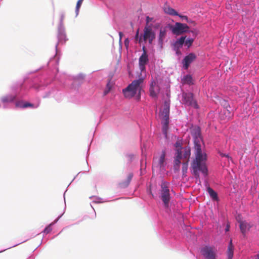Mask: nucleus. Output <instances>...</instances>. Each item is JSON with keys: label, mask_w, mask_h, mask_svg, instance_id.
<instances>
[{"label": "nucleus", "mask_w": 259, "mask_h": 259, "mask_svg": "<svg viewBox=\"0 0 259 259\" xmlns=\"http://www.w3.org/2000/svg\"><path fill=\"white\" fill-rule=\"evenodd\" d=\"M119 41H120L121 40V39H122V37L123 36V33L122 32H120L119 33Z\"/></svg>", "instance_id": "36"}, {"label": "nucleus", "mask_w": 259, "mask_h": 259, "mask_svg": "<svg viewBox=\"0 0 259 259\" xmlns=\"http://www.w3.org/2000/svg\"><path fill=\"white\" fill-rule=\"evenodd\" d=\"M201 253L206 259H215L216 250L212 247L206 246L203 247Z\"/></svg>", "instance_id": "9"}, {"label": "nucleus", "mask_w": 259, "mask_h": 259, "mask_svg": "<svg viewBox=\"0 0 259 259\" xmlns=\"http://www.w3.org/2000/svg\"><path fill=\"white\" fill-rule=\"evenodd\" d=\"M231 115V112L227 108H224L223 110L221 111L220 114L221 117L223 118L224 119H230Z\"/></svg>", "instance_id": "17"}, {"label": "nucleus", "mask_w": 259, "mask_h": 259, "mask_svg": "<svg viewBox=\"0 0 259 259\" xmlns=\"http://www.w3.org/2000/svg\"><path fill=\"white\" fill-rule=\"evenodd\" d=\"M186 39V36H182L179 39H177V40L174 44V47L178 49L181 48L183 45L185 43V40Z\"/></svg>", "instance_id": "21"}, {"label": "nucleus", "mask_w": 259, "mask_h": 259, "mask_svg": "<svg viewBox=\"0 0 259 259\" xmlns=\"http://www.w3.org/2000/svg\"><path fill=\"white\" fill-rule=\"evenodd\" d=\"M159 91V88L157 82L154 80L151 81L150 85L149 92L150 95L153 98H156Z\"/></svg>", "instance_id": "12"}, {"label": "nucleus", "mask_w": 259, "mask_h": 259, "mask_svg": "<svg viewBox=\"0 0 259 259\" xmlns=\"http://www.w3.org/2000/svg\"><path fill=\"white\" fill-rule=\"evenodd\" d=\"M16 98L15 96L14 95H8L5 97H3L2 99V100L3 102H11L13 101Z\"/></svg>", "instance_id": "23"}, {"label": "nucleus", "mask_w": 259, "mask_h": 259, "mask_svg": "<svg viewBox=\"0 0 259 259\" xmlns=\"http://www.w3.org/2000/svg\"><path fill=\"white\" fill-rule=\"evenodd\" d=\"M236 219L239 223V227L242 233L244 234L247 230H249V228H251V225L245 221H242L241 220L240 215H238L236 218Z\"/></svg>", "instance_id": "13"}, {"label": "nucleus", "mask_w": 259, "mask_h": 259, "mask_svg": "<svg viewBox=\"0 0 259 259\" xmlns=\"http://www.w3.org/2000/svg\"><path fill=\"white\" fill-rule=\"evenodd\" d=\"M129 41L127 38H126L124 41V44L125 46H127L128 45Z\"/></svg>", "instance_id": "38"}, {"label": "nucleus", "mask_w": 259, "mask_h": 259, "mask_svg": "<svg viewBox=\"0 0 259 259\" xmlns=\"http://www.w3.org/2000/svg\"><path fill=\"white\" fill-rule=\"evenodd\" d=\"M133 174L132 173L129 174L127 176V179L125 181L120 182L119 184L120 187L125 188V187H127L128 186V185L130 184V183L133 178Z\"/></svg>", "instance_id": "18"}, {"label": "nucleus", "mask_w": 259, "mask_h": 259, "mask_svg": "<svg viewBox=\"0 0 259 259\" xmlns=\"http://www.w3.org/2000/svg\"><path fill=\"white\" fill-rule=\"evenodd\" d=\"M112 88V85L109 81L106 84V89L104 91V95H106L110 91Z\"/></svg>", "instance_id": "25"}, {"label": "nucleus", "mask_w": 259, "mask_h": 259, "mask_svg": "<svg viewBox=\"0 0 259 259\" xmlns=\"http://www.w3.org/2000/svg\"><path fill=\"white\" fill-rule=\"evenodd\" d=\"M181 82L183 84H193V80L192 76L189 74L184 76L181 80Z\"/></svg>", "instance_id": "19"}, {"label": "nucleus", "mask_w": 259, "mask_h": 259, "mask_svg": "<svg viewBox=\"0 0 259 259\" xmlns=\"http://www.w3.org/2000/svg\"><path fill=\"white\" fill-rule=\"evenodd\" d=\"M64 15H62L61 16V21H62L64 19Z\"/></svg>", "instance_id": "40"}, {"label": "nucleus", "mask_w": 259, "mask_h": 259, "mask_svg": "<svg viewBox=\"0 0 259 259\" xmlns=\"http://www.w3.org/2000/svg\"><path fill=\"white\" fill-rule=\"evenodd\" d=\"M143 37L145 41H148L150 44H152L153 40L155 38V33L152 30L151 26L147 25L145 26Z\"/></svg>", "instance_id": "8"}, {"label": "nucleus", "mask_w": 259, "mask_h": 259, "mask_svg": "<svg viewBox=\"0 0 259 259\" xmlns=\"http://www.w3.org/2000/svg\"><path fill=\"white\" fill-rule=\"evenodd\" d=\"M254 259H259V254L256 255L255 257H254Z\"/></svg>", "instance_id": "41"}, {"label": "nucleus", "mask_w": 259, "mask_h": 259, "mask_svg": "<svg viewBox=\"0 0 259 259\" xmlns=\"http://www.w3.org/2000/svg\"><path fill=\"white\" fill-rule=\"evenodd\" d=\"M143 53L140 57L139 59V65L140 70L143 72L145 71V65L149 61L148 56L147 55L146 47L143 46L142 47Z\"/></svg>", "instance_id": "10"}, {"label": "nucleus", "mask_w": 259, "mask_h": 259, "mask_svg": "<svg viewBox=\"0 0 259 259\" xmlns=\"http://www.w3.org/2000/svg\"><path fill=\"white\" fill-rule=\"evenodd\" d=\"M152 20V18L149 17V16L146 17V25H148V23L151 22Z\"/></svg>", "instance_id": "33"}, {"label": "nucleus", "mask_w": 259, "mask_h": 259, "mask_svg": "<svg viewBox=\"0 0 259 259\" xmlns=\"http://www.w3.org/2000/svg\"><path fill=\"white\" fill-rule=\"evenodd\" d=\"M183 102L184 104L191 106L195 109L199 108L196 101L194 99V95L191 93H184L182 94Z\"/></svg>", "instance_id": "6"}, {"label": "nucleus", "mask_w": 259, "mask_h": 259, "mask_svg": "<svg viewBox=\"0 0 259 259\" xmlns=\"http://www.w3.org/2000/svg\"><path fill=\"white\" fill-rule=\"evenodd\" d=\"M220 155L222 156V157H226L227 158H230L229 155L228 154H223L222 153H220Z\"/></svg>", "instance_id": "35"}, {"label": "nucleus", "mask_w": 259, "mask_h": 259, "mask_svg": "<svg viewBox=\"0 0 259 259\" xmlns=\"http://www.w3.org/2000/svg\"><path fill=\"white\" fill-rule=\"evenodd\" d=\"M188 23H189L193 24V25L195 24V22L194 21H191V20H189V22Z\"/></svg>", "instance_id": "39"}, {"label": "nucleus", "mask_w": 259, "mask_h": 259, "mask_svg": "<svg viewBox=\"0 0 259 259\" xmlns=\"http://www.w3.org/2000/svg\"><path fill=\"white\" fill-rule=\"evenodd\" d=\"M182 158V151L180 149H177L176 156L175 160L174 168L179 170L181 164L180 159Z\"/></svg>", "instance_id": "15"}, {"label": "nucleus", "mask_w": 259, "mask_h": 259, "mask_svg": "<svg viewBox=\"0 0 259 259\" xmlns=\"http://www.w3.org/2000/svg\"><path fill=\"white\" fill-rule=\"evenodd\" d=\"M166 35V30L165 28H161L159 30V34L158 35V45L161 48H162L164 39L165 38Z\"/></svg>", "instance_id": "14"}, {"label": "nucleus", "mask_w": 259, "mask_h": 259, "mask_svg": "<svg viewBox=\"0 0 259 259\" xmlns=\"http://www.w3.org/2000/svg\"><path fill=\"white\" fill-rule=\"evenodd\" d=\"M164 11L165 13L173 15L178 16L179 14L172 8L169 7L167 5H165L163 8Z\"/></svg>", "instance_id": "20"}, {"label": "nucleus", "mask_w": 259, "mask_h": 259, "mask_svg": "<svg viewBox=\"0 0 259 259\" xmlns=\"http://www.w3.org/2000/svg\"><path fill=\"white\" fill-rule=\"evenodd\" d=\"M169 108L170 101H165L163 105L162 111L160 114V118L162 120V132L166 138L167 137V131L168 130Z\"/></svg>", "instance_id": "3"}, {"label": "nucleus", "mask_w": 259, "mask_h": 259, "mask_svg": "<svg viewBox=\"0 0 259 259\" xmlns=\"http://www.w3.org/2000/svg\"><path fill=\"white\" fill-rule=\"evenodd\" d=\"M139 29H138L136 32V36H135V40H138L139 39Z\"/></svg>", "instance_id": "34"}, {"label": "nucleus", "mask_w": 259, "mask_h": 259, "mask_svg": "<svg viewBox=\"0 0 259 259\" xmlns=\"http://www.w3.org/2000/svg\"><path fill=\"white\" fill-rule=\"evenodd\" d=\"M142 37H140L139 38V43H141V41H142Z\"/></svg>", "instance_id": "42"}, {"label": "nucleus", "mask_w": 259, "mask_h": 259, "mask_svg": "<svg viewBox=\"0 0 259 259\" xmlns=\"http://www.w3.org/2000/svg\"><path fill=\"white\" fill-rule=\"evenodd\" d=\"M176 147L177 148V149H180L181 151L182 147L180 145V143L178 142H176Z\"/></svg>", "instance_id": "32"}, {"label": "nucleus", "mask_w": 259, "mask_h": 259, "mask_svg": "<svg viewBox=\"0 0 259 259\" xmlns=\"http://www.w3.org/2000/svg\"><path fill=\"white\" fill-rule=\"evenodd\" d=\"M143 82V79L140 78L139 79L134 80L126 88L123 90V93L124 96L127 98L133 97L138 92L139 98L140 97V92L141 90V84Z\"/></svg>", "instance_id": "2"}, {"label": "nucleus", "mask_w": 259, "mask_h": 259, "mask_svg": "<svg viewBox=\"0 0 259 259\" xmlns=\"http://www.w3.org/2000/svg\"><path fill=\"white\" fill-rule=\"evenodd\" d=\"M82 0H78L77 2L76 6V13L77 15L79 12V10L80 8V6L82 3Z\"/></svg>", "instance_id": "27"}, {"label": "nucleus", "mask_w": 259, "mask_h": 259, "mask_svg": "<svg viewBox=\"0 0 259 259\" xmlns=\"http://www.w3.org/2000/svg\"><path fill=\"white\" fill-rule=\"evenodd\" d=\"M207 191L210 196L213 200H217L218 199L217 193L212 188H211L210 187H208Z\"/></svg>", "instance_id": "22"}, {"label": "nucleus", "mask_w": 259, "mask_h": 259, "mask_svg": "<svg viewBox=\"0 0 259 259\" xmlns=\"http://www.w3.org/2000/svg\"><path fill=\"white\" fill-rule=\"evenodd\" d=\"M169 183L162 181L161 184L160 197L165 207H168L170 200Z\"/></svg>", "instance_id": "5"}, {"label": "nucleus", "mask_w": 259, "mask_h": 259, "mask_svg": "<svg viewBox=\"0 0 259 259\" xmlns=\"http://www.w3.org/2000/svg\"><path fill=\"white\" fill-rule=\"evenodd\" d=\"M166 152L162 150L159 156H155L153 160L152 169L154 170H162L164 169L166 164L165 161Z\"/></svg>", "instance_id": "4"}, {"label": "nucleus", "mask_w": 259, "mask_h": 259, "mask_svg": "<svg viewBox=\"0 0 259 259\" xmlns=\"http://www.w3.org/2000/svg\"><path fill=\"white\" fill-rule=\"evenodd\" d=\"M191 155V151L189 147H185L184 149V157L188 161Z\"/></svg>", "instance_id": "24"}, {"label": "nucleus", "mask_w": 259, "mask_h": 259, "mask_svg": "<svg viewBox=\"0 0 259 259\" xmlns=\"http://www.w3.org/2000/svg\"><path fill=\"white\" fill-rule=\"evenodd\" d=\"M188 161L183 163L182 164V171L183 173H186L188 169Z\"/></svg>", "instance_id": "26"}, {"label": "nucleus", "mask_w": 259, "mask_h": 259, "mask_svg": "<svg viewBox=\"0 0 259 259\" xmlns=\"http://www.w3.org/2000/svg\"><path fill=\"white\" fill-rule=\"evenodd\" d=\"M194 138L195 158L191 163V168L193 175L196 179H199V171L204 176L207 175L208 170L205 163L207 158L206 154L202 152V139L199 130L194 134Z\"/></svg>", "instance_id": "1"}, {"label": "nucleus", "mask_w": 259, "mask_h": 259, "mask_svg": "<svg viewBox=\"0 0 259 259\" xmlns=\"http://www.w3.org/2000/svg\"><path fill=\"white\" fill-rule=\"evenodd\" d=\"M229 229H230V225L229 224H227L226 227V229H225V231L226 232H228L229 231Z\"/></svg>", "instance_id": "37"}, {"label": "nucleus", "mask_w": 259, "mask_h": 259, "mask_svg": "<svg viewBox=\"0 0 259 259\" xmlns=\"http://www.w3.org/2000/svg\"><path fill=\"white\" fill-rule=\"evenodd\" d=\"M33 104H32L31 103H26L23 105L22 107L23 108H27L28 107H33Z\"/></svg>", "instance_id": "30"}, {"label": "nucleus", "mask_w": 259, "mask_h": 259, "mask_svg": "<svg viewBox=\"0 0 259 259\" xmlns=\"http://www.w3.org/2000/svg\"><path fill=\"white\" fill-rule=\"evenodd\" d=\"M196 58V56L194 53H191L186 56L183 60V67L185 69H187L190 64Z\"/></svg>", "instance_id": "11"}, {"label": "nucleus", "mask_w": 259, "mask_h": 259, "mask_svg": "<svg viewBox=\"0 0 259 259\" xmlns=\"http://www.w3.org/2000/svg\"><path fill=\"white\" fill-rule=\"evenodd\" d=\"M234 253V247L232 243V240H230L229 244L228 246L227 249V256L228 259H232Z\"/></svg>", "instance_id": "16"}, {"label": "nucleus", "mask_w": 259, "mask_h": 259, "mask_svg": "<svg viewBox=\"0 0 259 259\" xmlns=\"http://www.w3.org/2000/svg\"><path fill=\"white\" fill-rule=\"evenodd\" d=\"M52 227H51V225H49L48 226H47L44 230V233H46V234H48L51 231H52Z\"/></svg>", "instance_id": "29"}, {"label": "nucleus", "mask_w": 259, "mask_h": 259, "mask_svg": "<svg viewBox=\"0 0 259 259\" xmlns=\"http://www.w3.org/2000/svg\"><path fill=\"white\" fill-rule=\"evenodd\" d=\"M178 16L179 17H180L181 18H182L183 19L185 20L186 21H187V22H189V20H188V18L187 16H182V15H180L179 14Z\"/></svg>", "instance_id": "31"}, {"label": "nucleus", "mask_w": 259, "mask_h": 259, "mask_svg": "<svg viewBox=\"0 0 259 259\" xmlns=\"http://www.w3.org/2000/svg\"><path fill=\"white\" fill-rule=\"evenodd\" d=\"M170 28L173 34L179 35L187 32L189 27L186 24L177 22L174 26H171Z\"/></svg>", "instance_id": "7"}, {"label": "nucleus", "mask_w": 259, "mask_h": 259, "mask_svg": "<svg viewBox=\"0 0 259 259\" xmlns=\"http://www.w3.org/2000/svg\"><path fill=\"white\" fill-rule=\"evenodd\" d=\"M194 41L193 38H189L185 41V45L187 46L188 47H190Z\"/></svg>", "instance_id": "28"}]
</instances>
